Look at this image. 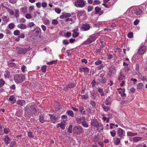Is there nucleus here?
<instances>
[{
	"instance_id": "nucleus-63",
	"label": "nucleus",
	"mask_w": 147,
	"mask_h": 147,
	"mask_svg": "<svg viewBox=\"0 0 147 147\" xmlns=\"http://www.w3.org/2000/svg\"><path fill=\"white\" fill-rule=\"evenodd\" d=\"M9 128H5L4 129V132L6 134H7L9 132Z\"/></svg>"
},
{
	"instance_id": "nucleus-5",
	"label": "nucleus",
	"mask_w": 147,
	"mask_h": 147,
	"mask_svg": "<svg viewBox=\"0 0 147 147\" xmlns=\"http://www.w3.org/2000/svg\"><path fill=\"white\" fill-rule=\"evenodd\" d=\"M73 131L76 134H80L82 133V128L80 126H76L74 127Z\"/></svg>"
},
{
	"instance_id": "nucleus-23",
	"label": "nucleus",
	"mask_w": 147,
	"mask_h": 147,
	"mask_svg": "<svg viewBox=\"0 0 147 147\" xmlns=\"http://www.w3.org/2000/svg\"><path fill=\"white\" fill-rule=\"evenodd\" d=\"M125 78V76L124 75L121 73H120V75L119 76L118 80L120 82L121 81L123 80Z\"/></svg>"
},
{
	"instance_id": "nucleus-15",
	"label": "nucleus",
	"mask_w": 147,
	"mask_h": 147,
	"mask_svg": "<svg viewBox=\"0 0 147 147\" xmlns=\"http://www.w3.org/2000/svg\"><path fill=\"white\" fill-rule=\"evenodd\" d=\"M3 7L5 8L7 11L10 14L12 15H14V12L13 10L10 9L9 7L5 6H4Z\"/></svg>"
},
{
	"instance_id": "nucleus-20",
	"label": "nucleus",
	"mask_w": 147,
	"mask_h": 147,
	"mask_svg": "<svg viewBox=\"0 0 147 147\" xmlns=\"http://www.w3.org/2000/svg\"><path fill=\"white\" fill-rule=\"evenodd\" d=\"M14 97L13 96H10L9 98V100L10 102L11 103L14 104L16 102V100L14 99Z\"/></svg>"
},
{
	"instance_id": "nucleus-13",
	"label": "nucleus",
	"mask_w": 147,
	"mask_h": 147,
	"mask_svg": "<svg viewBox=\"0 0 147 147\" xmlns=\"http://www.w3.org/2000/svg\"><path fill=\"white\" fill-rule=\"evenodd\" d=\"M71 16V14L69 13H63L60 16L59 18L61 19H65V18L70 17Z\"/></svg>"
},
{
	"instance_id": "nucleus-44",
	"label": "nucleus",
	"mask_w": 147,
	"mask_h": 147,
	"mask_svg": "<svg viewBox=\"0 0 147 147\" xmlns=\"http://www.w3.org/2000/svg\"><path fill=\"white\" fill-rule=\"evenodd\" d=\"M20 9L22 10V13H26L27 11V9L26 7L22 8Z\"/></svg>"
},
{
	"instance_id": "nucleus-54",
	"label": "nucleus",
	"mask_w": 147,
	"mask_h": 147,
	"mask_svg": "<svg viewBox=\"0 0 147 147\" xmlns=\"http://www.w3.org/2000/svg\"><path fill=\"white\" fill-rule=\"evenodd\" d=\"M110 133L113 137H114L116 134V131L115 130H113L112 131H111Z\"/></svg>"
},
{
	"instance_id": "nucleus-19",
	"label": "nucleus",
	"mask_w": 147,
	"mask_h": 147,
	"mask_svg": "<svg viewBox=\"0 0 147 147\" xmlns=\"http://www.w3.org/2000/svg\"><path fill=\"white\" fill-rule=\"evenodd\" d=\"M18 28L21 29H26L27 28V26L24 24H18L17 26Z\"/></svg>"
},
{
	"instance_id": "nucleus-48",
	"label": "nucleus",
	"mask_w": 147,
	"mask_h": 147,
	"mask_svg": "<svg viewBox=\"0 0 147 147\" xmlns=\"http://www.w3.org/2000/svg\"><path fill=\"white\" fill-rule=\"evenodd\" d=\"M35 26L33 22H30L28 24H27V26L28 27H31L32 26Z\"/></svg>"
},
{
	"instance_id": "nucleus-52",
	"label": "nucleus",
	"mask_w": 147,
	"mask_h": 147,
	"mask_svg": "<svg viewBox=\"0 0 147 147\" xmlns=\"http://www.w3.org/2000/svg\"><path fill=\"white\" fill-rule=\"evenodd\" d=\"M28 136L30 138H33L34 137V136H33L32 133L31 132H28Z\"/></svg>"
},
{
	"instance_id": "nucleus-59",
	"label": "nucleus",
	"mask_w": 147,
	"mask_h": 147,
	"mask_svg": "<svg viewBox=\"0 0 147 147\" xmlns=\"http://www.w3.org/2000/svg\"><path fill=\"white\" fill-rule=\"evenodd\" d=\"M58 23V21L56 20H53L52 22V24L53 25H57Z\"/></svg>"
},
{
	"instance_id": "nucleus-47",
	"label": "nucleus",
	"mask_w": 147,
	"mask_h": 147,
	"mask_svg": "<svg viewBox=\"0 0 147 147\" xmlns=\"http://www.w3.org/2000/svg\"><path fill=\"white\" fill-rule=\"evenodd\" d=\"M43 116L42 115L40 116L39 117V121L42 123H43L45 121L43 119Z\"/></svg>"
},
{
	"instance_id": "nucleus-16",
	"label": "nucleus",
	"mask_w": 147,
	"mask_h": 147,
	"mask_svg": "<svg viewBox=\"0 0 147 147\" xmlns=\"http://www.w3.org/2000/svg\"><path fill=\"white\" fill-rule=\"evenodd\" d=\"M11 139L8 136H5V138L4 140L5 143L6 144H9Z\"/></svg>"
},
{
	"instance_id": "nucleus-53",
	"label": "nucleus",
	"mask_w": 147,
	"mask_h": 147,
	"mask_svg": "<svg viewBox=\"0 0 147 147\" xmlns=\"http://www.w3.org/2000/svg\"><path fill=\"white\" fill-rule=\"evenodd\" d=\"M120 142V139L118 138H116V141L115 143L116 145H118Z\"/></svg>"
},
{
	"instance_id": "nucleus-43",
	"label": "nucleus",
	"mask_w": 147,
	"mask_h": 147,
	"mask_svg": "<svg viewBox=\"0 0 147 147\" xmlns=\"http://www.w3.org/2000/svg\"><path fill=\"white\" fill-rule=\"evenodd\" d=\"M72 126L71 125H70L68 128V132L71 133H72Z\"/></svg>"
},
{
	"instance_id": "nucleus-30",
	"label": "nucleus",
	"mask_w": 147,
	"mask_h": 147,
	"mask_svg": "<svg viewBox=\"0 0 147 147\" xmlns=\"http://www.w3.org/2000/svg\"><path fill=\"white\" fill-rule=\"evenodd\" d=\"M102 107L103 110L106 112H107L110 109V108L108 106H105L104 105H102Z\"/></svg>"
},
{
	"instance_id": "nucleus-37",
	"label": "nucleus",
	"mask_w": 147,
	"mask_h": 147,
	"mask_svg": "<svg viewBox=\"0 0 147 147\" xmlns=\"http://www.w3.org/2000/svg\"><path fill=\"white\" fill-rule=\"evenodd\" d=\"M47 66L46 65L42 66L41 68V70L43 72H45L46 71Z\"/></svg>"
},
{
	"instance_id": "nucleus-34",
	"label": "nucleus",
	"mask_w": 147,
	"mask_h": 147,
	"mask_svg": "<svg viewBox=\"0 0 147 147\" xmlns=\"http://www.w3.org/2000/svg\"><path fill=\"white\" fill-rule=\"evenodd\" d=\"M76 121L77 123L79 124L82 123L84 121H83V119L81 117L77 118Z\"/></svg>"
},
{
	"instance_id": "nucleus-57",
	"label": "nucleus",
	"mask_w": 147,
	"mask_h": 147,
	"mask_svg": "<svg viewBox=\"0 0 147 147\" xmlns=\"http://www.w3.org/2000/svg\"><path fill=\"white\" fill-rule=\"evenodd\" d=\"M93 9V7L92 6H88V11H90Z\"/></svg>"
},
{
	"instance_id": "nucleus-62",
	"label": "nucleus",
	"mask_w": 147,
	"mask_h": 147,
	"mask_svg": "<svg viewBox=\"0 0 147 147\" xmlns=\"http://www.w3.org/2000/svg\"><path fill=\"white\" fill-rule=\"evenodd\" d=\"M55 11L57 13L59 14L61 13V10L59 8H55Z\"/></svg>"
},
{
	"instance_id": "nucleus-50",
	"label": "nucleus",
	"mask_w": 147,
	"mask_h": 147,
	"mask_svg": "<svg viewBox=\"0 0 147 147\" xmlns=\"http://www.w3.org/2000/svg\"><path fill=\"white\" fill-rule=\"evenodd\" d=\"M21 70L23 72H25L26 71V67L25 65H23L21 67Z\"/></svg>"
},
{
	"instance_id": "nucleus-60",
	"label": "nucleus",
	"mask_w": 147,
	"mask_h": 147,
	"mask_svg": "<svg viewBox=\"0 0 147 147\" xmlns=\"http://www.w3.org/2000/svg\"><path fill=\"white\" fill-rule=\"evenodd\" d=\"M90 103L91 105H92L93 107H95L96 106V104L95 101L92 100H91L90 101Z\"/></svg>"
},
{
	"instance_id": "nucleus-7",
	"label": "nucleus",
	"mask_w": 147,
	"mask_h": 147,
	"mask_svg": "<svg viewBox=\"0 0 147 147\" xmlns=\"http://www.w3.org/2000/svg\"><path fill=\"white\" fill-rule=\"evenodd\" d=\"M146 48L144 46H141L139 48L138 53L140 55H142L144 54L146 52Z\"/></svg>"
},
{
	"instance_id": "nucleus-35",
	"label": "nucleus",
	"mask_w": 147,
	"mask_h": 147,
	"mask_svg": "<svg viewBox=\"0 0 147 147\" xmlns=\"http://www.w3.org/2000/svg\"><path fill=\"white\" fill-rule=\"evenodd\" d=\"M105 103L106 105H109L111 104V102L109 100V99L107 98L106 99Z\"/></svg>"
},
{
	"instance_id": "nucleus-10",
	"label": "nucleus",
	"mask_w": 147,
	"mask_h": 147,
	"mask_svg": "<svg viewBox=\"0 0 147 147\" xmlns=\"http://www.w3.org/2000/svg\"><path fill=\"white\" fill-rule=\"evenodd\" d=\"M90 28V25L87 23L83 24L81 27V29L83 31H87L89 30Z\"/></svg>"
},
{
	"instance_id": "nucleus-58",
	"label": "nucleus",
	"mask_w": 147,
	"mask_h": 147,
	"mask_svg": "<svg viewBox=\"0 0 147 147\" xmlns=\"http://www.w3.org/2000/svg\"><path fill=\"white\" fill-rule=\"evenodd\" d=\"M83 13L81 11H79L77 13V16L80 17L83 14Z\"/></svg>"
},
{
	"instance_id": "nucleus-1",
	"label": "nucleus",
	"mask_w": 147,
	"mask_h": 147,
	"mask_svg": "<svg viewBox=\"0 0 147 147\" xmlns=\"http://www.w3.org/2000/svg\"><path fill=\"white\" fill-rule=\"evenodd\" d=\"M25 79L24 76L22 74H17L14 76V80L17 83L22 82L24 81Z\"/></svg>"
},
{
	"instance_id": "nucleus-46",
	"label": "nucleus",
	"mask_w": 147,
	"mask_h": 147,
	"mask_svg": "<svg viewBox=\"0 0 147 147\" xmlns=\"http://www.w3.org/2000/svg\"><path fill=\"white\" fill-rule=\"evenodd\" d=\"M20 34V31L19 30H16L13 32V34L16 36L19 35Z\"/></svg>"
},
{
	"instance_id": "nucleus-18",
	"label": "nucleus",
	"mask_w": 147,
	"mask_h": 147,
	"mask_svg": "<svg viewBox=\"0 0 147 147\" xmlns=\"http://www.w3.org/2000/svg\"><path fill=\"white\" fill-rule=\"evenodd\" d=\"M50 116L51 120L52 121V122L53 123H55L56 121L58 119V118L55 116L51 114L49 115Z\"/></svg>"
},
{
	"instance_id": "nucleus-38",
	"label": "nucleus",
	"mask_w": 147,
	"mask_h": 147,
	"mask_svg": "<svg viewBox=\"0 0 147 147\" xmlns=\"http://www.w3.org/2000/svg\"><path fill=\"white\" fill-rule=\"evenodd\" d=\"M123 130H122L121 128L119 129L118 133L119 135L120 136H122V135L123 134Z\"/></svg>"
},
{
	"instance_id": "nucleus-55",
	"label": "nucleus",
	"mask_w": 147,
	"mask_h": 147,
	"mask_svg": "<svg viewBox=\"0 0 147 147\" xmlns=\"http://www.w3.org/2000/svg\"><path fill=\"white\" fill-rule=\"evenodd\" d=\"M81 96L82 98L86 100L88 99L89 97L88 95H80Z\"/></svg>"
},
{
	"instance_id": "nucleus-14",
	"label": "nucleus",
	"mask_w": 147,
	"mask_h": 147,
	"mask_svg": "<svg viewBox=\"0 0 147 147\" xmlns=\"http://www.w3.org/2000/svg\"><path fill=\"white\" fill-rule=\"evenodd\" d=\"M80 71L81 72H84V73H88L89 71V69L86 67H80L79 68Z\"/></svg>"
},
{
	"instance_id": "nucleus-40",
	"label": "nucleus",
	"mask_w": 147,
	"mask_h": 147,
	"mask_svg": "<svg viewBox=\"0 0 147 147\" xmlns=\"http://www.w3.org/2000/svg\"><path fill=\"white\" fill-rule=\"evenodd\" d=\"M71 36V33L69 32H67L65 34L64 36L66 37H69Z\"/></svg>"
},
{
	"instance_id": "nucleus-24",
	"label": "nucleus",
	"mask_w": 147,
	"mask_h": 147,
	"mask_svg": "<svg viewBox=\"0 0 147 147\" xmlns=\"http://www.w3.org/2000/svg\"><path fill=\"white\" fill-rule=\"evenodd\" d=\"M142 138L140 137H136L133 138V141L134 142H137L141 140Z\"/></svg>"
},
{
	"instance_id": "nucleus-32",
	"label": "nucleus",
	"mask_w": 147,
	"mask_h": 147,
	"mask_svg": "<svg viewBox=\"0 0 147 147\" xmlns=\"http://www.w3.org/2000/svg\"><path fill=\"white\" fill-rule=\"evenodd\" d=\"M98 91L99 93L100 94L101 96H102L104 95L103 90L102 88H99L98 90Z\"/></svg>"
},
{
	"instance_id": "nucleus-33",
	"label": "nucleus",
	"mask_w": 147,
	"mask_h": 147,
	"mask_svg": "<svg viewBox=\"0 0 147 147\" xmlns=\"http://www.w3.org/2000/svg\"><path fill=\"white\" fill-rule=\"evenodd\" d=\"M22 115V112L20 110H19L16 112V115L18 117H21Z\"/></svg>"
},
{
	"instance_id": "nucleus-12",
	"label": "nucleus",
	"mask_w": 147,
	"mask_h": 147,
	"mask_svg": "<svg viewBox=\"0 0 147 147\" xmlns=\"http://www.w3.org/2000/svg\"><path fill=\"white\" fill-rule=\"evenodd\" d=\"M41 30L38 27H36L33 30V34L38 36L41 33Z\"/></svg>"
},
{
	"instance_id": "nucleus-2",
	"label": "nucleus",
	"mask_w": 147,
	"mask_h": 147,
	"mask_svg": "<svg viewBox=\"0 0 147 147\" xmlns=\"http://www.w3.org/2000/svg\"><path fill=\"white\" fill-rule=\"evenodd\" d=\"M36 105L35 104H30L24 108V110L26 112L28 113L29 111L32 112L36 110Z\"/></svg>"
},
{
	"instance_id": "nucleus-29",
	"label": "nucleus",
	"mask_w": 147,
	"mask_h": 147,
	"mask_svg": "<svg viewBox=\"0 0 147 147\" xmlns=\"http://www.w3.org/2000/svg\"><path fill=\"white\" fill-rule=\"evenodd\" d=\"M4 76L5 78H9L10 76V73L8 71H6L4 73Z\"/></svg>"
},
{
	"instance_id": "nucleus-28",
	"label": "nucleus",
	"mask_w": 147,
	"mask_h": 147,
	"mask_svg": "<svg viewBox=\"0 0 147 147\" xmlns=\"http://www.w3.org/2000/svg\"><path fill=\"white\" fill-rule=\"evenodd\" d=\"M142 12V11L141 9H136L135 13L137 15H140Z\"/></svg>"
},
{
	"instance_id": "nucleus-45",
	"label": "nucleus",
	"mask_w": 147,
	"mask_h": 147,
	"mask_svg": "<svg viewBox=\"0 0 147 147\" xmlns=\"http://www.w3.org/2000/svg\"><path fill=\"white\" fill-rule=\"evenodd\" d=\"M143 85L141 83H140L138 84L137 86V88L139 89H141L143 87Z\"/></svg>"
},
{
	"instance_id": "nucleus-39",
	"label": "nucleus",
	"mask_w": 147,
	"mask_h": 147,
	"mask_svg": "<svg viewBox=\"0 0 147 147\" xmlns=\"http://www.w3.org/2000/svg\"><path fill=\"white\" fill-rule=\"evenodd\" d=\"M82 124V125L84 127H87L88 126V123L85 121H84Z\"/></svg>"
},
{
	"instance_id": "nucleus-4",
	"label": "nucleus",
	"mask_w": 147,
	"mask_h": 147,
	"mask_svg": "<svg viewBox=\"0 0 147 147\" xmlns=\"http://www.w3.org/2000/svg\"><path fill=\"white\" fill-rule=\"evenodd\" d=\"M85 3L84 0H77L74 2V5L77 7H83L85 6Z\"/></svg>"
},
{
	"instance_id": "nucleus-8",
	"label": "nucleus",
	"mask_w": 147,
	"mask_h": 147,
	"mask_svg": "<svg viewBox=\"0 0 147 147\" xmlns=\"http://www.w3.org/2000/svg\"><path fill=\"white\" fill-rule=\"evenodd\" d=\"M102 61L101 60H98L95 62V64L96 65H98L101 64V65L98 66L97 67V68L98 69L100 70L102 69L105 67V64H102Z\"/></svg>"
},
{
	"instance_id": "nucleus-25",
	"label": "nucleus",
	"mask_w": 147,
	"mask_h": 147,
	"mask_svg": "<svg viewBox=\"0 0 147 147\" xmlns=\"http://www.w3.org/2000/svg\"><path fill=\"white\" fill-rule=\"evenodd\" d=\"M67 113L69 116H70L72 117H73L74 116V114L73 111H72L68 110L67 111Z\"/></svg>"
},
{
	"instance_id": "nucleus-9",
	"label": "nucleus",
	"mask_w": 147,
	"mask_h": 147,
	"mask_svg": "<svg viewBox=\"0 0 147 147\" xmlns=\"http://www.w3.org/2000/svg\"><path fill=\"white\" fill-rule=\"evenodd\" d=\"M116 71V69L114 66H112L109 67V74L111 75H115Z\"/></svg>"
},
{
	"instance_id": "nucleus-26",
	"label": "nucleus",
	"mask_w": 147,
	"mask_h": 147,
	"mask_svg": "<svg viewBox=\"0 0 147 147\" xmlns=\"http://www.w3.org/2000/svg\"><path fill=\"white\" fill-rule=\"evenodd\" d=\"M14 16L16 18H17L18 17H19V11L18 9H15Z\"/></svg>"
},
{
	"instance_id": "nucleus-36",
	"label": "nucleus",
	"mask_w": 147,
	"mask_h": 147,
	"mask_svg": "<svg viewBox=\"0 0 147 147\" xmlns=\"http://www.w3.org/2000/svg\"><path fill=\"white\" fill-rule=\"evenodd\" d=\"M95 12L94 13L95 14H97L101 10V8L99 7H95Z\"/></svg>"
},
{
	"instance_id": "nucleus-21",
	"label": "nucleus",
	"mask_w": 147,
	"mask_h": 147,
	"mask_svg": "<svg viewBox=\"0 0 147 147\" xmlns=\"http://www.w3.org/2000/svg\"><path fill=\"white\" fill-rule=\"evenodd\" d=\"M76 86V85L74 82H71L69 83L66 85V88H73Z\"/></svg>"
},
{
	"instance_id": "nucleus-61",
	"label": "nucleus",
	"mask_w": 147,
	"mask_h": 147,
	"mask_svg": "<svg viewBox=\"0 0 147 147\" xmlns=\"http://www.w3.org/2000/svg\"><path fill=\"white\" fill-rule=\"evenodd\" d=\"M63 43L64 45H67L69 44V42L67 40H64L63 41Z\"/></svg>"
},
{
	"instance_id": "nucleus-27",
	"label": "nucleus",
	"mask_w": 147,
	"mask_h": 147,
	"mask_svg": "<svg viewBox=\"0 0 147 147\" xmlns=\"http://www.w3.org/2000/svg\"><path fill=\"white\" fill-rule=\"evenodd\" d=\"M17 104L20 105V106H22L23 105L25 104V102L24 100H18L17 102Z\"/></svg>"
},
{
	"instance_id": "nucleus-49",
	"label": "nucleus",
	"mask_w": 147,
	"mask_h": 147,
	"mask_svg": "<svg viewBox=\"0 0 147 147\" xmlns=\"http://www.w3.org/2000/svg\"><path fill=\"white\" fill-rule=\"evenodd\" d=\"M57 61H52L49 62L47 64L48 65H51L53 64H55L57 63Z\"/></svg>"
},
{
	"instance_id": "nucleus-22",
	"label": "nucleus",
	"mask_w": 147,
	"mask_h": 147,
	"mask_svg": "<svg viewBox=\"0 0 147 147\" xmlns=\"http://www.w3.org/2000/svg\"><path fill=\"white\" fill-rule=\"evenodd\" d=\"M65 122L63 121L61 122V123L58 124V125L62 129H64L65 128Z\"/></svg>"
},
{
	"instance_id": "nucleus-31",
	"label": "nucleus",
	"mask_w": 147,
	"mask_h": 147,
	"mask_svg": "<svg viewBox=\"0 0 147 147\" xmlns=\"http://www.w3.org/2000/svg\"><path fill=\"white\" fill-rule=\"evenodd\" d=\"M2 19L3 21L5 22H6L9 21V18H7V17L6 16H3L2 17Z\"/></svg>"
},
{
	"instance_id": "nucleus-11",
	"label": "nucleus",
	"mask_w": 147,
	"mask_h": 147,
	"mask_svg": "<svg viewBox=\"0 0 147 147\" xmlns=\"http://www.w3.org/2000/svg\"><path fill=\"white\" fill-rule=\"evenodd\" d=\"M91 124L92 126L96 127H97L99 126V124L97 120L95 119L91 121Z\"/></svg>"
},
{
	"instance_id": "nucleus-51",
	"label": "nucleus",
	"mask_w": 147,
	"mask_h": 147,
	"mask_svg": "<svg viewBox=\"0 0 147 147\" xmlns=\"http://www.w3.org/2000/svg\"><path fill=\"white\" fill-rule=\"evenodd\" d=\"M5 81L2 79L0 80V87H2L4 84Z\"/></svg>"
},
{
	"instance_id": "nucleus-3",
	"label": "nucleus",
	"mask_w": 147,
	"mask_h": 147,
	"mask_svg": "<svg viewBox=\"0 0 147 147\" xmlns=\"http://www.w3.org/2000/svg\"><path fill=\"white\" fill-rule=\"evenodd\" d=\"M96 36L95 34H93L90 36L89 38L83 43V45H89L90 43L94 41L96 39Z\"/></svg>"
},
{
	"instance_id": "nucleus-41",
	"label": "nucleus",
	"mask_w": 147,
	"mask_h": 147,
	"mask_svg": "<svg viewBox=\"0 0 147 147\" xmlns=\"http://www.w3.org/2000/svg\"><path fill=\"white\" fill-rule=\"evenodd\" d=\"M8 27L10 29H12L14 27L15 25L13 23H11L8 25Z\"/></svg>"
},
{
	"instance_id": "nucleus-17",
	"label": "nucleus",
	"mask_w": 147,
	"mask_h": 147,
	"mask_svg": "<svg viewBox=\"0 0 147 147\" xmlns=\"http://www.w3.org/2000/svg\"><path fill=\"white\" fill-rule=\"evenodd\" d=\"M98 80L99 81L98 83L102 84H105L106 83L107 80L106 78L104 77H102L100 78H99Z\"/></svg>"
},
{
	"instance_id": "nucleus-42",
	"label": "nucleus",
	"mask_w": 147,
	"mask_h": 147,
	"mask_svg": "<svg viewBox=\"0 0 147 147\" xmlns=\"http://www.w3.org/2000/svg\"><path fill=\"white\" fill-rule=\"evenodd\" d=\"M74 33L72 34V36L74 38H76L78 37L79 35V33L77 32H73Z\"/></svg>"
},
{
	"instance_id": "nucleus-64",
	"label": "nucleus",
	"mask_w": 147,
	"mask_h": 147,
	"mask_svg": "<svg viewBox=\"0 0 147 147\" xmlns=\"http://www.w3.org/2000/svg\"><path fill=\"white\" fill-rule=\"evenodd\" d=\"M133 34L132 32H129L127 36L129 38H132L133 37Z\"/></svg>"
},
{
	"instance_id": "nucleus-6",
	"label": "nucleus",
	"mask_w": 147,
	"mask_h": 147,
	"mask_svg": "<svg viewBox=\"0 0 147 147\" xmlns=\"http://www.w3.org/2000/svg\"><path fill=\"white\" fill-rule=\"evenodd\" d=\"M18 53L20 54H25L30 49L28 48H22L18 47L16 48Z\"/></svg>"
},
{
	"instance_id": "nucleus-56",
	"label": "nucleus",
	"mask_w": 147,
	"mask_h": 147,
	"mask_svg": "<svg viewBox=\"0 0 147 147\" xmlns=\"http://www.w3.org/2000/svg\"><path fill=\"white\" fill-rule=\"evenodd\" d=\"M25 17L26 18L29 19L32 18L31 15L29 13H27Z\"/></svg>"
}]
</instances>
